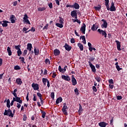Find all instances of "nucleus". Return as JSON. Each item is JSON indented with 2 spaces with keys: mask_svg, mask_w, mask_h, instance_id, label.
<instances>
[{
  "mask_svg": "<svg viewBox=\"0 0 127 127\" xmlns=\"http://www.w3.org/2000/svg\"><path fill=\"white\" fill-rule=\"evenodd\" d=\"M88 64L89 65V66L90 67L92 71L93 72V73H96V67H95V65L92 64L91 61L88 62Z\"/></svg>",
  "mask_w": 127,
  "mask_h": 127,
  "instance_id": "4",
  "label": "nucleus"
},
{
  "mask_svg": "<svg viewBox=\"0 0 127 127\" xmlns=\"http://www.w3.org/2000/svg\"><path fill=\"white\" fill-rule=\"evenodd\" d=\"M56 25L57 26V27H59L60 28H63V24L61 23H57Z\"/></svg>",
  "mask_w": 127,
  "mask_h": 127,
  "instance_id": "33",
  "label": "nucleus"
},
{
  "mask_svg": "<svg viewBox=\"0 0 127 127\" xmlns=\"http://www.w3.org/2000/svg\"><path fill=\"white\" fill-rule=\"evenodd\" d=\"M117 100H122V99H123V97H122V96L118 95L117 96Z\"/></svg>",
  "mask_w": 127,
  "mask_h": 127,
  "instance_id": "61",
  "label": "nucleus"
},
{
  "mask_svg": "<svg viewBox=\"0 0 127 127\" xmlns=\"http://www.w3.org/2000/svg\"><path fill=\"white\" fill-rule=\"evenodd\" d=\"M57 76V74H56V72L55 71L53 72V75L52 76V78H56Z\"/></svg>",
  "mask_w": 127,
  "mask_h": 127,
  "instance_id": "47",
  "label": "nucleus"
},
{
  "mask_svg": "<svg viewBox=\"0 0 127 127\" xmlns=\"http://www.w3.org/2000/svg\"><path fill=\"white\" fill-rule=\"evenodd\" d=\"M32 87L33 88L34 91H37V90H39V85L37 83H33L32 84Z\"/></svg>",
  "mask_w": 127,
  "mask_h": 127,
  "instance_id": "8",
  "label": "nucleus"
},
{
  "mask_svg": "<svg viewBox=\"0 0 127 127\" xmlns=\"http://www.w3.org/2000/svg\"><path fill=\"white\" fill-rule=\"evenodd\" d=\"M14 70H20L21 68L20 66H19V65H15L14 67Z\"/></svg>",
  "mask_w": 127,
  "mask_h": 127,
  "instance_id": "45",
  "label": "nucleus"
},
{
  "mask_svg": "<svg viewBox=\"0 0 127 127\" xmlns=\"http://www.w3.org/2000/svg\"><path fill=\"white\" fill-rule=\"evenodd\" d=\"M66 51H70L72 49V46L68 45V44L65 43L64 46Z\"/></svg>",
  "mask_w": 127,
  "mask_h": 127,
  "instance_id": "9",
  "label": "nucleus"
},
{
  "mask_svg": "<svg viewBox=\"0 0 127 127\" xmlns=\"http://www.w3.org/2000/svg\"><path fill=\"white\" fill-rule=\"evenodd\" d=\"M105 5L106 6V8L107 9V10H109V6H110V4H109V2H110V0H105Z\"/></svg>",
  "mask_w": 127,
  "mask_h": 127,
  "instance_id": "20",
  "label": "nucleus"
},
{
  "mask_svg": "<svg viewBox=\"0 0 127 127\" xmlns=\"http://www.w3.org/2000/svg\"><path fill=\"white\" fill-rule=\"evenodd\" d=\"M79 109L78 110V112H81L83 111V108H82V105H81V104H79Z\"/></svg>",
  "mask_w": 127,
  "mask_h": 127,
  "instance_id": "53",
  "label": "nucleus"
},
{
  "mask_svg": "<svg viewBox=\"0 0 127 127\" xmlns=\"http://www.w3.org/2000/svg\"><path fill=\"white\" fill-rule=\"evenodd\" d=\"M89 61H91V62H93V61H94L95 60V58H94V57H90L89 59Z\"/></svg>",
  "mask_w": 127,
  "mask_h": 127,
  "instance_id": "59",
  "label": "nucleus"
},
{
  "mask_svg": "<svg viewBox=\"0 0 127 127\" xmlns=\"http://www.w3.org/2000/svg\"><path fill=\"white\" fill-rule=\"evenodd\" d=\"M42 118L43 119H44L45 118V116H46V113L45 112H42Z\"/></svg>",
  "mask_w": 127,
  "mask_h": 127,
  "instance_id": "46",
  "label": "nucleus"
},
{
  "mask_svg": "<svg viewBox=\"0 0 127 127\" xmlns=\"http://www.w3.org/2000/svg\"><path fill=\"white\" fill-rule=\"evenodd\" d=\"M74 93H75V95H76V96H78V95H79V90L76 88L75 89H74Z\"/></svg>",
  "mask_w": 127,
  "mask_h": 127,
  "instance_id": "40",
  "label": "nucleus"
},
{
  "mask_svg": "<svg viewBox=\"0 0 127 127\" xmlns=\"http://www.w3.org/2000/svg\"><path fill=\"white\" fill-rule=\"evenodd\" d=\"M70 15H71V16L73 18H74L75 19H77L78 18L77 14V10H72L71 12Z\"/></svg>",
  "mask_w": 127,
  "mask_h": 127,
  "instance_id": "2",
  "label": "nucleus"
},
{
  "mask_svg": "<svg viewBox=\"0 0 127 127\" xmlns=\"http://www.w3.org/2000/svg\"><path fill=\"white\" fill-rule=\"evenodd\" d=\"M19 59L20 60H21V61L22 62L23 64H25V62H24L25 59H24V57H20L19 58Z\"/></svg>",
  "mask_w": 127,
  "mask_h": 127,
  "instance_id": "42",
  "label": "nucleus"
},
{
  "mask_svg": "<svg viewBox=\"0 0 127 127\" xmlns=\"http://www.w3.org/2000/svg\"><path fill=\"white\" fill-rule=\"evenodd\" d=\"M55 97V94L54 92H52L51 93V97L53 99V100H54V98Z\"/></svg>",
  "mask_w": 127,
  "mask_h": 127,
  "instance_id": "48",
  "label": "nucleus"
},
{
  "mask_svg": "<svg viewBox=\"0 0 127 127\" xmlns=\"http://www.w3.org/2000/svg\"><path fill=\"white\" fill-rule=\"evenodd\" d=\"M46 9L45 7H39L38 8V11H44Z\"/></svg>",
  "mask_w": 127,
  "mask_h": 127,
  "instance_id": "26",
  "label": "nucleus"
},
{
  "mask_svg": "<svg viewBox=\"0 0 127 127\" xmlns=\"http://www.w3.org/2000/svg\"><path fill=\"white\" fill-rule=\"evenodd\" d=\"M48 81V80L47 79V78H42V82L44 86H46V83H47Z\"/></svg>",
  "mask_w": 127,
  "mask_h": 127,
  "instance_id": "28",
  "label": "nucleus"
},
{
  "mask_svg": "<svg viewBox=\"0 0 127 127\" xmlns=\"http://www.w3.org/2000/svg\"><path fill=\"white\" fill-rule=\"evenodd\" d=\"M45 64H46L47 65H50L51 64V62L48 59H46L45 60Z\"/></svg>",
  "mask_w": 127,
  "mask_h": 127,
  "instance_id": "32",
  "label": "nucleus"
},
{
  "mask_svg": "<svg viewBox=\"0 0 127 127\" xmlns=\"http://www.w3.org/2000/svg\"><path fill=\"white\" fill-rule=\"evenodd\" d=\"M88 46L89 47V50H90L91 49V48H92V44H91V43H90V42H88Z\"/></svg>",
  "mask_w": 127,
  "mask_h": 127,
  "instance_id": "57",
  "label": "nucleus"
},
{
  "mask_svg": "<svg viewBox=\"0 0 127 127\" xmlns=\"http://www.w3.org/2000/svg\"><path fill=\"white\" fill-rule=\"evenodd\" d=\"M66 68H67L66 65H65L64 66V68H62V67H61V65H59V71H60V72H61L62 73H65V72H66Z\"/></svg>",
  "mask_w": 127,
  "mask_h": 127,
  "instance_id": "10",
  "label": "nucleus"
},
{
  "mask_svg": "<svg viewBox=\"0 0 127 127\" xmlns=\"http://www.w3.org/2000/svg\"><path fill=\"white\" fill-rule=\"evenodd\" d=\"M63 101V99H62V97H60L58 98L57 99L56 101V104H58L59 103H61Z\"/></svg>",
  "mask_w": 127,
  "mask_h": 127,
  "instance_id": "21",
  "label": "nucleus"
},
{
  "mask_svg": "<svg viewBox=\"0 0 127 127\" xmlns=\"http://www.w3.org/2000/svg\"><path fill=\"white\" fill-rule=\"evenodd\" d=\"M95 79L99 83V82L101 81V80H102V78H101L100 76H96L95 77Z\"/></svg>",
  "mask_w": 127,
  "mask_h": 127,
  "instance_id": "37",
  "label": "nucleus"
},
{
  "mask_svg": "<svg viewBox=\"0 0 127 127\" xmlns=\"http://www.w3.org/2000/svg\"><path fill=\"white\" fill-rule=\"evenodd\" d=\"M43 30L44 29H48V24H47L43 28Z\"/></svg>",
  "mask_w": 127,
  "mask_h": 127,
  "instance_id": "63",
  "label": "nucleus"
},
{
  "mask_svg": "<svg viewBox=\"0 0 127 127\" xmlns=\"http://www.w3.org/2000/svg\"><path fill=\"white\" fill-rule=\"evenodd\" d=\"M11 23H15V19H10Z\"/></svg>",
  "mask_w": 127,
  "mask_h": 127,
  "instance_id": "62",
  "label": "nucleus"
},
{
  "mask_svg": "<svg viewBox=\"0 0 127 127\" xmlns=\"http://www.w3.org/2000/svg\"><path fill=\"white\" fill-rule=\"evenodd\" d=\"M2 26H3V27H7V26L8 25L7 24V23H8V21L4 20L2 21Z\"/></svg>",
  "mask_w": 127,
  "mask_h": 127,
  "instance_id": "19",
  "label": "nucleus"
},
{
  "mask_svg": "<svg viewBox=\"0 0 127 127\" xmlns=\"http://www.w3.org/2000/svg\"><path fill=\"white\" fill-rule=\"evenodd\" d=\"M24 21L27 24H30V25L31 24L30 22L29 21V20H28V19H26L24 20Z\"/></svg>",
  "mask_w": 127,
  "mask_h": 127,
  "instance_id": "49",
  "label": "nucleus"
},
{
  "mask_svg": "<svg viewBox=\"0 0 127 127\" xmlns=\"http://www.w3.org/2000/svg\"><path fill=\"white\" fill-rule=\"evenodd\" d=\"M27 54V50H24L23 53V56H25Z\"/></svg>",
  "mask_w": 127,
  "mask_h": 127,
  "instance_id": "51",
  "label": "nucleus"
},
{
  "mask_svg": "<svg viewBox=\"0 0 127 127\" xmlns=\"http://www.w3.org/2000/svg\"><path fill=\"white\" fill-rule=\"evenodd\" d=\"M10 101L9 100V99H7V102H6V107L7 108H10Z\"/></svg>",
  "mask_w": 127,
  "mask_h": 127,
  "instance_id": "34",
  "label": "nucleus"
},
{
  "mask_svg": "<svg viewBox=\"0 0 127 127\" xmlns=\"http://www.w3.org/2000/svg\"><path fill=\"white\" fill-rule=\"evenodd\" d=\"M7 52L8 53L9 56H11L12 52L11 50H10V47H7Z\"/></svg>",
  "mask_w": 127,
  "mask_h": 127,
  "instance_id": "24",
  "label": "nucleus"
},
{
  "mask_svg": "<svg viewBox=\"0 0 127 127\" xmlns=\"http://www.w3.org/2000/svg\"><path fill=\"white\" fill-rule=\"evenodd\" d=\"M94 8L96 9V10H101V9L102 8V6L101 5L98 4V6H95Z\"/></svg>",
  "mask_w": 127,
  "mask_h": 127,
  "instance_id": "31",
  "label": "nucleus"
},
{
  "mask_svg": "<svg viewBox=\"0 0 127 127\" xmlns=\"http://www.w3.org/2000/svg\"><path fill=\"white\" fill-rule=\"evenodd\" d=\"M20 47H21V46L20 45H18L17 46H15V47H14L15 49H16L17 51L21 50Z\"/></svg>",
  "mask_w": 127,
  "mask_h": 127,
  "instance_id": "38",
  "label": "nucleus"
},
{
  "mask_svg": "<svg viewBox=\"0 0 127 127\" xmlns=\"http://www.w3.org/2000/svg\"><path fill=\"white\" fill-rule=\"evenodd\" d=\"M33 101L34 102H35L36 101H37V98H36V94H33Z\"/></svg>",
  "mask_w": 127,
  "mask_h": 127,
  "instance_id": "50",
  "label": "nucleus"
},
{
  "mask_svg": "<svg viewBox=\"0 0 127 127\" xmlns=\"http://www.w3.org/2000/svg\"><path fill=\"white\" fill-rule=\"evenodd\" d=\"M37 96H38V97H39L40 100L41 99H42V94H41V93H40V92L37 93Z\"/></svg>",
  "mask_w": 127,
  "mask_h": 127,
  "instance_id": "43",
  "label": "nucleus"
},
{
  "mask_svg": "<svg viewBox=\"0 0 127 127\" xmlns=\"http://www.w3.org/2000/svg\"><path fill=\"white\" fill-rule=\"evenodd\" d=\"M26 120H27V116H26V114H24V115L23 116V121L24 122H25Z\"/></svg>",
  "mask_w": 127,
  "mask_h": 127,
  "instance_id": "44",
  "label": "nucleus"
},
{
  "mask_svg": "<svg viewBox=\"0 0 127 127\" xmlns=\"http://www.w3.org/2000/svg\"><path fill=\"white\" fill-rule=\"evenodd\" d=\"M101 21H103V23L101 25L102 28H107L108 27V23L106 20L103 19L101 20Z\"/></svg>",
  "mask_w": 127,
  "mask_h": 127,
  "instance_id": "6",
  "label": "nucleus"
},
{
  "mask_svg": "<svg viewBox=\"0 0 127 127\" xmlns=\"http://www.w3.org/2000/svg\"><path fill=\"white\" fill-rule=\"evenodd\" d=\"M92 89L93 90L94 92H96L98 91V89H97V87L96 86H92Z\"/></svg>",
  "mask_w": 127,
  "mask_h": 127,
  "instance_id": "54",
  "label": "nucleus"
},
{
  "mask_svg": "<svg viewBox=\"0 0 127 127\" xmlns=\"http://www.w3.org/2000/svg\"><path fill=\"white\" fill-rule=\"evenodd\" d=\"M70 42L71 43H75V39L74 38H71L70 39Z\"/></svg>",
  "mask_w": 127,
  "mask_h": 127,
  "instance_id": "64",
  "label": "nucleus"
},
{
  "mask_svg": "<svg viewBox=\"0 0 127 127\" xmlns=\"http://www.w3.org/2000/svg\"><path fill=\"white\" fill-rule=\"evenodd\" d=\"M97 29L98 27L96 26V25L93 24L91 27V30H92V31H95V30H97Z\"/></svg>",
  "mask_w": 127,
  "mask_h": 127,
  "instance_id": "30",
  "label": "nucleus"
},
{
  "mask_svg": "<svg viewBox=\"0 0 127 127\" xmlns=\"http://www.w3.org/2000/svg\"><path fill=\"white\" fill-rule=\"evenodd\" d=\"M56 1V3L57 4V5H60V0H55Z\"/></svg>",
  "mask_w": 127,
  "mask_h": 127,
  "instance_id": "58",
  "label": "nucleus"
},
{
  "mask_svg": "<svg viewBox=\"0 0 127 127\" xmlns=\"http://www.w3.org/2000/svg\"><path fill=\"white\" fill-rule=\"evenodd\" d=\"M8 117H10L11 118H13V116H14V112H9L8 113Z\"/></svg>",
  "mask_w": 127,
  "mask_h": 127,
  "instance_id": "39",
  "label": "nucleus"
},
{
  "mask_svg": "<svg viewBox=\"0 0 127 127\" xmlns=\"http://www.w3.org/2000/svg\"><path fill=\"white\" fill-rule=\"evenodd\" d=\"M31 49H32V44L31 43L27 44V50L30 52L31 51Z\"/></svg>",
  "mask_w": 127,
  "mask_h": 127,
  "instance_id": "17",
  "label": "nucleus"
},
{
  "mask_svg": "<svg viewBox=\"0 0 127 127\" xmlns=\"http://www.w3.org/2000/svg\"><path fill=\"white\" fill-rule=\"evenodd\" d=\"M86 31V24L85 23L82 24V26L80 28V31Z\"/></svg>",
  "mask_w": 127,
  "mask_h": 127,
  "instance_id": "25",
  "label": "nucleus"
},
{
  "mask_svg": "<svg viewBox=\"0 0 127 127\" xmlns=\"http://www.w3.org/2000/svg\"><path fill=\"white\" fill-rule=\"evenodd\" d=\"M72 8H75V9H79V8H80V5H79L78 3L75 2L72 5Z\"/></svg>",
  "mask_w": 127,
  "mask_h": 127,
  "instance_id": "14",
  "label": "nucleus"
},
{
  "mask_svg": "<svg viewBox=\"0 0 127 127\" xmlns=\"http://www.w3.org/2000/svg\"><path fill=\"white\" fill-rule=\"evenodd\" d=\"M80 39H82V42L83 43V44H86V38L85 37V36H80Z\"/></svg>",
  "mask_w": 127,
  "mask_h": 127,
  "instance_id": "22",
  "label": "nucleus"
},
{
  "mask_svg": "<svg viewBox=\"0 0 127 127\" xmlns=\"http://www.w3.org/2000/svg\"><path fill=\"white\" fill-rule=\"evenodd\" d=\"M15 82L17 84L20 86L21 84H22V80H21V79L20 78H16L15 80Z\"/></svg>",
  "mask_w": 127,
  "mask_h": 127,
  "instance_id": "12",
  "label": "nucleus"
},
{
  "mask_svg": "<svg viewBox=\"0 0 127 127\" xmlns=\"http://www.w3.org/2000/svg\"><path fill=\"white\" fill-rule=\"evenodd\" d=\"M54 54L55 56H58L60 55V51L58 49H55L54 51Z\"/></svg>",
  "mask_w": 127,
  "mask_h": 127,
  "instance_id": "13",
  "label": "nucleus"
},
{
  "mask_svg": "<svg viewBox=\"0 0 127 127\" xmlns=\"http://www.w3.org/2000/svg\"><path fill=\"white\" fill-rule=\"evenodd\" d=\"M62 78L63 80H64V81H67V82H69V81H71V77H70V76H69L68 75H62Z\"/></svg>",
  "mask_w": 127,
  "mask_h": 127,
  "instance_id": "5",
  "label": "nucleus"
},
{
  "mask_svg": "<svg viewBox=\"0 0 127 127\" xmlns=\"http://www.w3.org/2000/svg\"><path fill=\"white\" fill-rule=\"evenodd\" d=\"M77 46L79 48L80 51H83V50H84V46L81 43H78L77 44Z\"/></svg>",
  "mask_w": 127,
  "mask_h": 127,
  "instance_id": "16",
  "label": "nucleus"
},
{
  "mask_svg": "<svg viewBox=\"0 0 127 127\" xmlns=\"http://www.w3.org/2000/svg\"><path fill=\"white\" fill-rule=\"evenodd\" d=\"M71 82L72 86H76L77 84V80H76V78H75L74 75L71 76Z\"/></svg>",
  "mask_w": 127,
  "mask_h": 127,
  "instance_id": "7",
  "label": "nucleus"
},
{
  "mask_svg": "<svg viewBox=\"0 0 127 127\" xmlns=\"http://www.w3.org/2000/svg\"><path fill=\"white\" fill-rule=\"evenodd\" d=\"M115 42L117 44L118 51H121V50H122V49H121V42L118 40H116Z\"/></svg>",
  "mask_w": 127,
  "mask_h": 127,
  "instance_id": "11",
  "label": "nucleus"
},
{
  "mask_svg": "<svg viewBox=\"0 0 127 127\" xmlns=\"http://www.w3.org/2000/svg\"><path fill=\"white\" fill-rule=\"evenodd\" d=\"M97 31L99 33L102 34V36H104L105 38H107V33L106 32V31L98 29Z\"/></svg>",
  "mask_w": 127,
  "mask_h": 127,
  "instance_id": "3",
  "label": "nucleus"
},
{
  "mask_svg": "<svg viewBox=\"0 0 127 127\" xmlns=\"http://www.w3.org/2000/svg\"><path fill=\"white\" fill-rule=\"evenodd\" d=\"M34 51L35 55L36 56H38V55H39V49H36V48L34 47Z\"/></svg>",
  "mask_w": 127,
  "mask_h": 127,
  "instance_id": "18",
  "label": "nucleus"
},
{
  "mask_svg": "<svg viewBox=\"0 0 127 127\" xmlns=\"http://www.w3.org/2000/svg\"><path fill=\"white\" fill-rule=\"evenodd\" d=\"M17 53L18 56H21V55L22 54V52H21V50H19L17 51Z\"/></svg>",
  "mask_w": 127,
  "mask_h": 127,
  "instance_id": "41",
  "label": "nucleus"
},
{
  "mask_svg": "<svg viewBox=\"0 0 127 127\" xmlns=\"http://www.w3.org/2000/svg\"><path fill=\"white\" fill-rule=\"evenodd\" d=\"M17 92V88L13 90V92H12V94L13 95L15 98H17V94H16Z\"/></svg>",
  "mask_w": 127,
  "mask_h": 127,
  "instance_id": "23",
  "label": "nucleus"
},
{
  "mask_svg": "<svg viewBox=\"0 0 127 127\" xmlns=\"http://www.w3.org/2000/svg\"><path fill=\"white\" fill-rule=\"evenodd\" d=\"M108 125V123H106L104 122H100L99 123V127H107V125Z\"/></svg>",
  "mask_w": 127,
  "mask_h": 127,
  "instance_id": "15",
  "label": "nucleus"
},
{
  "mask_svg": "<svg viewBox=\"0 0 127 127\" xmlns=\"http://www.w3.org/2000/svg\"><path fill=\"white\" fill-rule=\"evenodd\" d=\"M66 109H68V108L67 107V104L64 103V106L62 108L63 112H66Z\"/></svg>",
  "mask_w": 127,
  "mask_h": 127,
  "instance_id": "27",
  "label": "nucleus"
},
{
  "mask_svg": "<svg viewBox=\"0 0 127 127\" xmlns=\"http://www.w3.org/2000/svg\"><path fill=\"white\" fill-rule=\"evenodd\" d=\"M116 69H117L118 71H121V70H122V69H123V68L120 67V65H117L116 66Z\"/></svg>",
  "mask_w": 127,
  "mask_h": 127,
  "instance_id": "56",
  "label": "nucleus"
},
{
  "mask_svg": "<svg viewBox=\"0 0 127 127\" xmlns=\"http://www.w3.org/2000/svg\"><path fill=\"white\" fill-rule=\"evenodd\" d=\"M48 5L49 6V7H50V8L51 9L53 8V5H52V2H50L48 4Z\"/></svg>",
  "mask_w": 127,
  "mask_h": 127,
  "instance_id": "55",
  "label": "nucleus"
},
{
  "mask_svg": "<svg viewBox=\"0 0 127 127\" xmlns=\"http://www.w3.org/2000/svg\"><path fill=\"white\" fill-rule=\"evenodd\" d=\"M23 19L25 20V19H28V16H27V14H25L24 15V17L23 18Z\"/></svg>",
  "mask_w": 127,
  "mask_h": 127,
  "instance_id": "52",
  "label": "nucleus"
},
{
  "mask_svg": "<svg viewBox=\"0 0 127 127\" xmlns=\"http://www.w3.org/2000/svg\"><path fill=\"white\" fill-rule=\"evenodd\" d=\"M29 31H33V32H34V31H35V28H34V27H32L31 29L27 31V32H25V33H28Z\"/></svg>",
  "mask_w": 127,
  "mask_h": 127,
  "instance_id": "36",
  "label": "nucleus"
},
{
  "mask_svg": "<svg viewBox=\"0 0 127 127\" xmlns=\"http://www.w3.org/2000/svg\"><path fill=\"white\" fill-rule=\"evenodd\" d=\"M109 10H110V11H116L117 10V9L116 8V6H115V3L114 1H112L111 2V5L110 7V6H109Z\"/></svg>",
  "mask_w": 127,
  "mask_h": 127,
  "instance_id": "1",
  "label": "nucleus"
},
{
  "mask_svg": "<svg viewBox=\"0 0 127 127\" xmlns=\"http://www.w3.org/2000/svg\"><path fill=\"white\" fill-rule=\"evenodd\" d=\"M108 81L110 84H114V80H113L112 79H109Z\"/></svg>",
  "mask_w": 127,
  "mask_h": 127,
  "instance_id": "60",
  "label": "nucleus"
},
{
  "mask_svg": "<svg viewBox=\"0 0 127 127\" xmlns=\"http://www.w3.org/2000/svg\"><path fill=\"white\" fill-rule=\"evenodd\" d=\"M16 99L17 103H19V104H22V100L20 99V97H17Z\"/></svg>",
  "mask_w": 127,
  "mask_h": 127,
  "instance_id": "29",
  "label": "nucleus"
},
{
  "mask_svg": "<svg viewBox=\"0 0 127 127\" xmlns=\"http://www.w3.org/2000/svg\"><path fill=\"white\" fill-rule=\"evenodd\" d=\"M60 20L59 22L60 23H61L62 24H63L64 23V19L61 17H59Z\"/></svg>",
  "mask_w": 127,
  "mask_h": 127,
  "instance_id": "35",
  "label": "nucleus"
}]
</instances>
